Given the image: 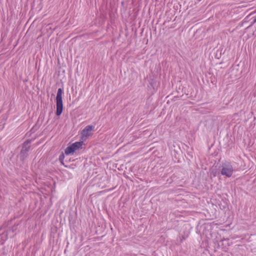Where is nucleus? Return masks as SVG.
Listing matches in <instances>:
<instances>
[{
  "mask_svg": "<svg viewBox=\"0 0 256 256\" xmlns=\"http://www.w3.org/2000/svg\"><path fill=\"white\" fill-rule=\"evenodd\" d=\"M220 208L222 210H224L226 208V204H224V205H222V204H219Z\"/></svg>",
  "mask_w": 256,
  "mask_h": 256,
  "instance_id": "nucleus-11",
  "label": "nucleus"
},
{
  "mask_svg": "<svg viewBox=\"0 0 256 256\" xmlns=\"http://www.w3.org/2000/svg\"><path fill=\"white\" fill-rule=\"evenodd\" d=\"M83 144L82 141L76 142L72 144L65 149L64 154L66 155L73 154L76 150L82 148Z\"/></svg>",
  "mask_w": 256,
  "mask_h": 256,
  "instance_id": "nucleus-4",
  "label": "nucleus"
},
{
  "mask_svg": "<svg viewBox=\"0 0 256 256\" xmlns=\"http://www.w3.org/2000/svg\"><path fill=\"white\" fill-rule=\"evenodd\" d=\"M65 158V156H64V154L63 152H62L60 156H59V161L64 166V167L66 168H68V166L67 165H66L64 163V160Z\"/></svg>",
  "mask_w": 256,
  "mask_h": 256,
  "instance_id": "nucleus-9",
  "label": "nucleus"
},
{
  "mask_svg": "<svg viewBox=\"0 0 256 256\" xmlns=\"http://www.w3.org/2000/svg\"><path fill=\"white\" fill-rule=\"evenodd\" d=\"M63 93V90L61 88H59L58 90V92L56 97V114L57 116H60L62 112L64 106L62 100V94Z\"/></svg>",
  "mask_w": 256,
  "mask_h": 256,
  "instance_id": "nucleus-2",
  "label": "nucleus"
},
{
  "mask_svg": "<svg viewBox=\"0 0 256 256\" xmlns=\"http://www.w3.org/2000/svg\"><path fill=\"white\" fill-rule=\"evenodd\" d=\"M234 168L230 162L222 164V168L220 171V173L222 176L230 178L232 176Z\"/></svg>",
  "mask_w": 256,
  "mask_h": 256,
  "instance_id": "nucleus-5",
  "label": "nucleus"
},
{
  "mask_svg": "<svg viewBox=\"0 0 256 256\" xmlns=\"http://www.w3.org/2000/svg\"><path fill=\"white\" fill-rule=\"evenodd\" d=\"M14 234H12V236H10L12 238V237H14Z\"/></svg>",
  "mask_w": 256,
  "mask_h": 256,
  "instance_id": "nucleus-13",
  "label": "nucleus"
},
{
  "mask_svg": "<svg viewBox=\"0 0 256 256\" xmlns=\"http://www.w3.org/2000/svg\"><path fill=\"white\" fill-rule=\"evenodd\" d=\"M1 230V228H0V230Z\"/></svg>",
  "mask_w": 256,
  "mask_h": 256,
  "instance_id": "nucleus-14",
  "label": "nucleus"
},
{
  "mask_svg": "<svg viewBox=\"0 0 256 256\" xmlns=\"http://www.w3.org/2000/svg\"><path fill=\"white\" fill-rule=\"evenodd\" d=\"M94 127L92 125L86 126L82 132V136L88 137L92 134L91 131L94 130Z\"/></svg>",
  "mask_w": 256,
  "mask_h": 256,
  "instance_id": "nucleus-6",
  "label": "nucleus"
},
{
  "mask_svg": "<svg viewBox=\"0 0 256 256\" xmlns=\"http://www.w3.org/2000/svg\"><path fill=\"white\" fill-rule=\"evenodd\" d=\"M160 65H152V67H150V70L152 72L151 75H156L158 76L161 70Z\"/></svg>",
  "mask_w": 256,
  "mask_h": 256,
  "instance_id": "nucleus-8",
  "label": "nucleus"
},
{
  "mask_svg": "<svg viewBox=\"0 0 256 256\" xmlns=\"http://www.w3.org/2000/svg\"><path fill=\"white\" fill-rule=\"evenodd\" d=\"M250 15L246 17V18L244 20V22H243L244 23H245L248 21V19L250 17Z\"/></svg>",
  "mask_w": 256,
  "mask_h": 256,
  "instance_id": "nucleus-12",
  "label": "nucleus"
},
{
  "mask_svg": "<svg viewBox=\"0 0 256 256\" xmlns=\"http://www.w3.org/2000/svg\"><path fill=\"white\" fill-rule=\"evenodd\" d=\"M16 230V228L15 226L10 228L8 230H7L6 232L4 234V232H2V234H0V236L2 235V241H4L8 239V235L10 234L11 232L14 233V232Z\"/></svg>",
  "mask_w": 256,
  "mask_h": 256,
  "instance_id": "nucleus-7",
  "label": "nucleus"
},
{
  "mask_svg": "<svg viewBox=\"0 0 256 256\" xmlns=\"http://www.w3.org/2000/svg\"><path fill=\"white\" fill-rule=\"evenodd\" d=\"M255 23H256V17L254 18L253 21L251 22L250 24L246 28V29H248V28H250V27H251Z\"/></svg>",
  "mask_w": 256,
  "mask_h": 256,
  "instance_id": "nucleus-10",
  "label": "nucleus"
},
{
  "mask_svg": "<svg viewBox=\"0 0 256 256\" xmlns=\"http://www.w3.org/2000/svg\"><path fill=\"white\" fill-rule=\"evenodd\" d=\"M32 140L30 139L26 140L22 144V148L19 154L20 158L22 160H24L28 155V152L30 150V144Z\"/></svg>",
  "mask_w": 256,
  "mask_h": 256,
  "instance_id": "nucleus-3",
  "label": "nucleus"
},
{
  "mask_svg": "<svg viewBox=\"0 0 256 256\" xmlns=\"http://www.w3.org/2000/svg\"><path fill=\"white\" fill-rule=\"evenodd\" d=\"M148 87L149 90H152V94L156 92L160 86V78L156 75H150L148 80Z\"/></svg>",
  "mask_w": 256,
  "mask_h": 256,
  "instance_id": "nucleus-1",
  "label": "nucleus"
}]
</instances>
